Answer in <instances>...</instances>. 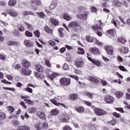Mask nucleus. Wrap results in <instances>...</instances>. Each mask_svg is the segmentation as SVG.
<instances>
[{
	"instance_id": "obj_1",
	"label": "nucleus",
	"mask_w": 130,
	"mask_h": 130,
	"mask_svg": "<svg viewBox=\"0 0 130 130\" xmlns=\"http://www.w3.org/2000/svg\"><path fill=\"white\" fill-rule=\"evenodd\" d=\"M68 27L74 32H77L79 30H81V25L77 21H71L68 24Z\"/></svg>"
},
{
	"instance_id": "obj_2",
	"label": "nucleus",
	"mask_w": 130,
	"mask_h": 130,
	"mask_svg": "<svg viewBox=\"0 0 130 130\" xmlns=\"http://www.w3.org/2000/svg\"><path fill=\"white\" fill-rule=\"evenodd\" d=\"M89 14L90 13L88 11H85L83 13L78 14L77 18L80 20H87Z\"/></svg>"
},
{
	"instance_id": "obj_3",
	"label": "nucleus",
	"mask_w": 130,
	"mask_h": 130,
	"mask_svg": "<svg viewBox=\"0 0 130 130\" xmlns=\"http://www.w3.org/2000/svg\"><path fill=\"white\" fill-rule=\"evenodd\" d=\"M60 83L62 86H68L71 84V79L65 77L61 78L60 79Z\"/></svg>"
},
{
	"instance_id": "obj_4",
	"label": "nucleus",
	"mask_w": 130,
	"mask_h": 130,
	"mask_svg": "<svg viewBox=\"0 0 130 130\" xmlns=\"http://www.w3.org/2000/svg\"><path fill=\"white\" fill-rule=\"evenodd\" d=\"M104 100L108 104H112L114 102V98L111 95H106L104 97Z\"/></svg>"
},
{
	"instance_id": "obj_5",
	"label": "nucleus",
	"mask_w": 130,
	"mask_h": 130,
	"mask_svg": "<svg viewBox=\"0 0 130 130\" xmlns=\"http://www.w3.org/2000/svg\"><path fill=\"white\" fill-rule=\"evenodd\" d=\"M105 49L107 51L108 54H109L110 55H112V54H113V52H114V51H113V48H112L111 46H105Z\"/></svg>"
},
{
	"instance_id": "obj_6",
	"label": "nucleus",
	"mask_w": 130,
	"mask_h": 130,
	"mask_svg": "<svg viewBox=\"0 0 130 130\" xmlns=\"http://www.w3.org/2000/svg\"><path fill=\"white\" fill-rule=\"evenodd\" d=\"M94 112L96 115H104V114H106V111L101 109H95Z\"/></svg>"
},
{
	"instance_id": "obj_7",
	"label": "nucleus",
	"mask_w": 130,
	"mask_h": 130,
	"mask_svg": "<svg viewBox=\"0 0 130 130\" xmlns=\"http://www.w3.org/2000/svg\"><path fill=\"white\" fill-rule=\"evenodd\" d=\"M88 60H90L92 63H93V64H95V66H98V67H100L101 66V62L100 61L93 59L92 58L90 57H87Z\"/></svg>"
},
{
	"instance_id": "obj_8",
	"label": "nucleus",
	"mask_w": 130,
	"mask_h": 130,
	"mask_svg": "<svg viewBox=\"0 0 130 130\" xmlns=\"http://www.w3.org/2000/svg\"><path fill=\"white\" fill-rule=\"evenodd\" d=\"M32 71L28 69H23L21 71L22 75L24 76H30V74H31Z\"/></svg>"
},
{
	"instance_id": "obj_9",
	"label": "nucleus",
	"mask_w": 130,
	"mask_h": 130,
	"mask_svg": "<svg viewBox=\"0 0 130 130\" xmlns=\"http://www.w3.org/2000/svg\"><path fill=\"white\" fill-rule=\"evenodd\" d=\"M35 69L39 73H43L44 72V67L40 64H37L35 66Z\"/></svg>"
},
{
	"instance_id": "obj_10",
	"label": "nucleus",
	"mask_w": 130,
	"mask_h": 130,
	"mask_svg": "<svg viewBox=\"0 0 130 130\" xmlns=\"http://www.w3.org/2000/svg\"><path fill=\"white\" fill-rule=\"evenodd\" d=\"M24 44L26 47H33L34 46V43L29 40H25Z\"/></svg>"
},
{
	"instance_id": "obj_11",
	"label": "nucleus",
	"mask_w": 130,
	"mask_h": 130,
	"mask_svg": "<svg viewBox=\"0 0 130 130\" xmlns=\"http://www.w3.org/2000/svg\"><path fill=\"white\" fill-rule=\"evenodd\" d=\"M89 51L93 53V54H96L99 55L100 54V52L99 51V49L97 48H91L89 49Z\"/></svg>"
},
{
	"instance_id": "obj_12",
	"label": "nucleus",
	"mask_w": 130,
	"mask_h": 130,
	"mask_svg": "<svg viewBox=\"0 0 130 130\" xmlns=\"http://www.w3.org/2000/svg\"><path fill=\"white\" fill-rule=\"evenodd\" d=\"M50 101L51 102H52V103H53L54 105H56V106H62L64 108H67V107H66V105L64 104L57 103L56 101H55V99H54L50 100Z\"/></svg>"
},
{
	"instance_id": "obj_13",
	"label": "nucleus",
	"mask_w": 130,
	"mask_h": 130,
	"mask_svg": "<svg viewBox=\"0 0 130 130\" xmlns=\"http://www.w3.org/2000/svg\"><path fill=\"white\" fill-rule=\"evenodd\" d=\"M37 115L39 116V117H40L41 119H43L44 120L46 119V116L43 112H38L37 113Z\"/></svg>"
},
{
	"instance_id": "obj_14",
	"label": "nucleus",
	"mask_w": 130,
	"mask_h": 130,
	"mask_svg": "<svg viewBox=\"0 0 130 130\" xmlns=\"http://www.w3.org/2000/svg\"><path fill=\"white\" fill-rule=\"evenodd\" d=\"M63 117L62 118H60V121H61V122H69V120H70V117L66 115H63Z\"/></svg>"
},
{
	"instance_id": "obj_15",
	"label": "nucleus",
	"mask_w": 130,
	"mask_h": 130,
	"mask_svg": "<svg viewBox=\"0 0 130 130\" xmlns=\"http://www.w3.org/2000/svg\"><path fill=\"white\" fill-rule=\"evenodd\" d=\"M88 80L89 81H91V82H93L94 84H99V80L97 79L96 78L92 76H89L88 78Z\"/></svg>"
},
{
	"instance_id": "obj_16",
	"label": "nucleus",
	"mask_w": 130,
	"mask_h": 130,
	"mask_svg": "<svg viewBox=\"0 0 130 130\" xmlns=\"http://www.w3.org/2000/svg\"><path fill=\"white\" fill-rule=\"evenodd\" d=\"M22 64L25 68H29L31 66V63L26 60H23L22 61Z\"/></svg>"
},
{
	"instance_id": "obj_17",
	"label": "nucleus",
	"mask_w": 130,
	"mask_h": 130,
	"mask_svg": "<svg viewBox=\"0 0 130 130\" xmlns=\"http://www.w3.org/2000/svg\"><path fill=\"white\" fill-rule=\"evenodd\" d=\"M19 44H20V43L18 42L15 41H9L8 42V45H9V46L19 45Z\"/></svg>"
},
{
	"instance_id": "obj_18",
	"label": "nucleus",
	"mask_w": 130,
	"mask_h": 130,
	"mask_svg": "<svg viewBox=\"0 0 130 130\" xmlns=\"http://www.w3.org/2000/svg\"><path fill=\"white\" fill-rule=\"evenodd\" d=\"M18 130H30V127L27 125H20L18 126Z\"/></svg>"
},
{
	"instance_id": "obj_19",
	"label": "nucleus",
	"mask_w": 130,
	"mask_h": 130,
	"mask_svg": "<svg viewBox=\"0 0 130 130\" xmlns=\"http://www.w3.org/2000/svg\"><path fill=\"white\" fill-rule=\"evenodd\" d=\"M120 52L123 54H125V53H127V52H128V48H126L125 47H122L120 49Z\"/></svg>"
},
{
	"instance_id": "obj_20",
	"label": "nucleus",
	"mask_w": 130,
	"mask_h": 130,
	"mask_svg": "<svg viewBox=\"0 0 130 130\" xmlns=\"http://www.w3.org/2000/svg\"><path fill=\"white\" fill-rule=\"evenodd\" d=\"M8 13L12 17H17V16H18V13L12 10H8Z\"/></svg>"
},
{
	"instance_id": "obj_21",
	"label": "nucleus",
	"mask_w": 130,
	"mask_h": 130,
	"mask_svg": "<svg viewBox=\"0 0 130 130\" xmlns=\"http://www.w3.org/2000/svg\"><path fill=\"white\" fill-rule=\"evenodd\" d=\"M16 4H17L16 0H10L8 2V5L11 7H14Z\"/></svg>"
},
{
	"instance_id": "obj_22",
	"label": "nucleus",
	"mask_w": 130,
	"mask_h": 130,
	"mask_svg": "<svg viewBox=\"0 0 130 130\" xmlns=\"http://www.w3.org/2000/svg\"><path fill=\"white\" fill-rule=\"evenodd\" d=\"M44 30L47 33H48L49 34H52L53 30L50 29L48 26L46 25L44 27Z\"/></svg>"
},
{
	"instance_id": "obj_23",
	"label": "nucleus",
	"mask_w": 130,
	"mask_h": 130,
	"mask_svg": "<svg viewBox=\"0 0 130 130\" xmlns=\"http://www.w3.org/2000/svg\"><path fill=\"white\" fill-rule=\"evenodd\" d=\"M75 65L77 66L78 68H82L84 66V62L82 61H75Z\"/></svg>"
},
{
	"instance_id": "obj_24",
	"label": "nucleus",
	"mask_w": 130,
	"mask_h": 130,
	"mask_svg": "<svg viewBox=\"0 0 130 130\" xmlns=\"http://www.w3.org/2000/svg\"><path fill=\"white\" fill-rule=\"evenodd\" d=\"M113 4L114 6H115V7H121L122 3L118 1V0H114L113 2Z\"/></svg>"
},
{
	"instance_id": "obj_25",
	"label": "nucleus",
	"mask_w": 130,
	"mask_h": 130,
	"mask_svg": "<svg viewBox=\"0 0 130 130\" xmlns=\"http://www.w3.org/2000/svg\"><path fill=\"white\" fill-rule=\"evenodd\" d=\"M6 114L0 111V120H4V119H6Z\"/></svg>"
},
{
	"instance_id": "obj_26",
	"label": "nucleus",
	"mask_w": 130,
	"mask_h": 130,
	"mask_svg": "<svg viewBox=\"0 0 130 130\" xmlns=\"http://www.w3.org/2000/svg\"><path fill=\"white\" fill-rule=\"evenodd\" d=\"M115 94L118 98H121V97L123 96V93H122L121 91H117L115 93Z\"/></svg>"
},
{
	"instance_id": "obj_27",
	"label": "nucleus",
	"mask_w": 130,
	"mask_h": 130,
	"mask_svg": "<svg viewBox=\"0 0 130 130\" xmlns=\"http://www.w3.org/2000/svg\"><path fill=\"white\" fill-rule=\"evenodd\" d=\"M70 98L71 100H77L79 98V96H78V94L74 93L71 95Z\"/></svg>"
},
{
	"instance_id": "obj_28",
	"label": "nucleus",
	"mask_w": 130,
	"mask_h": 130,
	"mask_svg": "<svg viewBox=\"0 0 130 130\" xmlns=\"http://www.w3.org/2000/svg\"><path fill=\"white\" fill-rule=\"evenodd\" d=\"M85 39L86 41H88V42H93L94 41V38L90 36H87Z\"/></svg>"
},
{
	"instance_id": "obj_29",
	"label": "nucleus",
	"mask_w": 130,
	"mask_h": 130,
	"mask_svg": "<svg viewBox=\"0 0 130 130\" xmlns=\"http://www.w3.org/2000/svg\"><path fill=\"white\" fill-rule=\"evenodd\" d=\"M18 30L20 31V32H24L25 31V27L22 24H19L18 26Z\"/></svg>"
},
{
	"instance_id": "obj_30",
	"label": "nucleus",
	"mask_w": 130,
	"mask_h": 130,
	"mask_svg": "<svg viewBox=\"0 0 130 130\" xmlns=\"http://www.w3.org/2000/svg\"><path fill=\"white\" fill-rule=\"evenodd\" d=\"M27 112H28L29 113H35V112H36V108H29L27 109Z\"/></svg>"
},
{
	"instance_id": "obj_31",
	"label": "nucleus",
	"mask_w": 130,
	"mask_h": 130,
	"mask_svg": "<svg viewBox=\"0 0 130 130\" xmlns=\"http://www.w3.org/2000/svg\"><path fill=\"white\" fill-rule=\"evenodd\" d=\"M86 10H87V9L84 6H79L78 7V12L79 13H82L84 12V11H86Z\"/></svg>"
},
{
	"instance_id": "obj_32",
	"label": "nucleus",
	"mask_w": 130,
	"mask_h": 130,
	"mask_svg": "<svg viewBox=\"0 0 130 130\" xmlns=\"http://www.w3.org/2000/svg\"><path fill=\"white\" fill-rule=\"evenodd\" d=\"M118 42H120L121 43L124 44L126 42V40L124 39L123 38H119L117 39Z\"/></svg>"
},
{
	"instance_id": "obj_33",
	"label": "nucleus",
	"mask_w": 130,
	"mask_h": 130,
	"mask_svg": "<svg viewBox=\"0 0 130 130\" xmlns=\"http://www.w3.org/2000/svg\"><path fill=\"white\" fill-rule=\"evenodd\" d=\"M50 21L51 23L53 24L54 25H55L56 26H57V25H58V21L56 19L52 18L50 19Z\"/></svg>"
},
{
	"instance_id": "obj_34",
	"label": "nucleus",
	"mask_w": 130,
	"mask_h": 130,
	"mask_svg": "<svg viewBox=\"0 0 130 130\" xmlns=\"http://www.w3.org/2000/svg\"><path fill=\"white\" fill-rule=\"evenodd\" d=\"M32 4H35L36 6H40L41 1L40 0H32Z\"/></svg>"
},
{
	"instance_id": "obj_35",
	"label": "nucleus",
	"mask_w": 130,
	"mask_h": 130,
	"mask_svg": "<svg viewBox=\"0 0 130 130\" xmlns=\"http://www.w3.org/2000/svg\"><path fill=\"white\" fill-rule=\"evenodd\" d=\"M63 19L64 20H66V21H71V19H72V17L70 16V15L68 14H64L63 15Z\"/></svg>"
},
{
	"instance_id": "obj_36",
	"label": "nucleus",
	"mask_w": 130,
	"mask_h": 130,
	"mask_svg": "<svg viewBox=\"0 0 130 130\" xmlns=\"http://www.w3.org/2000/svg\"><path fill=\"white\" fill-rule=\"evenodd\" d=\"M107 33L111 34L112 36H114L116 34V31L113 29H110L107 31Z\"/></svg>"
},
{
	"instance_id": "obj_37",
	"label": "nucleus",
	"mask_w": 130,
	"mask_h": 130,
	"mask_svg": "<svg viewBox=\"0 0 130 130\" xmlns=\"http://www.w3.org/2000/svg\"><path fill=\"white\" fill-rule=\"evenodd\" d=\"M58 110L57 109H54L51 111V115H57V114H58Z\"/></svg>"
},
{
	"instance_id": "obj_38",
	"label": "nucleus",
	"mask_w": 130,
	"mask_h": 130,
	"mask_svg": "<svg viewBox=\"0 0 130 130\" xmlns=\"http://www.w3.org/2000/svg\"><path fill=\"white\" fill-rule=\"evenodd\" d=\"M24 16H28V15H32V16H34V13L33 12H31L30 11H24L23 12Z\"/></svg>"
},
{
	"instance_id": "obj_39",
	"label": "nucleus",
	"mask_w": 130,
	"mask_h": 130,
	"mask_svg": "<svg viewBox=\"0 0 130 130\" xmlns=\"http://www.w3.org/2000/svg\"><path fill=\"white\" fill-rule=\"evenodd\" d=\"M76 110L77 111H78V112H79L80 113H81L82 112H84L85 109H84L83 107H79L76 109Z\"/></svg>"
},
{
	"instance_id": "obj_40",
	"label": "nucleus",
	"mask_w": 130,
	"mask_h": 130,
	"mask_svg": "<svg viewBox=\"0 0 130 130\" xmlns=\"http://www.w3.org/2000/svg\"><path fill=\"white\" fill-rule=\"evenodd\" d=\"M43 128L45 130H47L48 128V123L46 122H44L42 124Z\"/></svg>"
},
{
	"instance_id": "obj_41",
	"label": "nucleus",
	"mask_w": 130,
	"mask_h": 130,
	"mask_svg": "<svg viewBox=\"0 0 130 130\" xmlns=\"http://www.w3.org/2000/svg\"><path fill=\"white\" fill-rule=\"evenodd\" d=\"M25 36H27V37H32V36H33V34L28 30H26L25 32Z\"/></svg>"
},
{
	"instance_id": "obj_42",
	"label": "nucleus",
	"mask_w": 130,
	"mask_h": 130,
	"mask_svg": "<svg viewBox=\"0 0 130 130\" xmlns=\"http://www.w3.org/2000/svg\"><path fill=\"white\" fill-rule=\"evenodd\" d=\"M24 24H25V25H26L28 30H29L30 31H32V30H33V27H32V25L31 24H30L26 22H24Z\"/></svg>"
},
{
	"instance_id": "obj_43",
	"label": "nucleus",
	"mask_w": 130,
	"mask_h": 130,
	"mask_svg": "<svg viewBox=\"0 0 130 130\" xmlns=\"http://www.w3.org/2000/svg\"><path fill=\"white\" fill-rule=\"evenodd\" d=\"M92 28L95 31H98L99 30H102V28L101 26H98V25H94L93 26Z\"/></svg>"
},
{
	"instance_id": "obj_44",
	"label": "nucleus",
	"mask_w": 130,
	"mask_h": 130,
	"mask_svg": "<svg viewBox=\"0 0 130 130\" xmlns=\"http://www.w3.org/2000/svg\"><path fill=\"white\" fill-rule=\"evenodd\" d=\"M13 124H14V125H20V121L17 119H13L12 120Z\"/></svg>"
},
{
	"instance_id": "obj_45",
	"label": "nucleus",
	"mask_w": 130,
	"mask_h": 130,
	"mask_svg": "<svg viewBox=\"0 0 130 130\" xmlns=\"http://www.w3.org/2000/svg\"><path fill=\"white\" fill-rule=\"evenodd\" d=\"M7 109H8V111H9V112H10V113H13V112L14 111H15V108H14L12 106L7 107Z\"/></svg>"
},
{
	"instance_id": "obj_46",
	"label": "nucleus",
	"mask_w": 130,
	"mask_h": 130,
	"mask_svg": "<svg viewBox=\"0 0 130 130\" xmlns=\"http://www.w3.org/2000/svg\"><path fill=\"white\" fill-rule=\"evenodd\" d=\"M37 15H38V16H39V17L40 18H44V17H45V14H44V13L43 12H37Z\"/></svg>"
},
{
	"instance_id": "obj_47",
	"label": "nucleus",
	"mask_w": 130,
	"mask_h": 130,
	"mask_svg": "<svg viewBox=\"0 0 130 130\" xmlns=\"http://www.w3.org/2000/svg\"><path fill=\"white\" fill-rule=\"evenodd\" d=\"M63 31V29L62 28H60L58 29V32H59V35L60 37H63V32H62Z\"/></svg>"
},
{
	"instance_id": "obj_48",
	"label": "nucleus",
	"mask_w": 130,
	"mask_h": 130,
	"mask_svg": "<svg viewBox=\"0 0 130 130\" xmlns=\"http://www.w3.org/2000/svg\"><path fill=\"white\" fill-rule=\"evenodd\" d=\"M56 3L52 4L49 7V9L54 10V9H55V8H56Z\"/></svg>"
},
{
	"instance_id": "obj_49",
	"label": "nucleus",
	"mask_w": 130,
	"mask_h": 130,
	"mask_svg": "<svg viewBox=\"0 0 130 130\" xmlns=\"http://www.w3.org/2000/svg\"><path fill=\"white\" fill-rule=\"evenodd\" d=\"M78 50H79V51H81V52H78V54H85V51H84V49H83L82 48H78Z\"/></svg>"
},
{
	"instance_id": "obj_50",
	"label": "nucleus",
	"mask_w": 130,
	"mask_h": 130,
	"mask_svg": "<svg viewBox=\"0 0 130 130\" xmlns=\"http://www.w3.org/2000/svg\"><path fill=\"white\" fill-rule=\"evenodd\" d=\"M24 91H27V92H29V93H33V89H32L30 87L24 88Z\"/></svg>"
},
{
	"instance_id": "obj_51",
	"label": "nucleus",
	"mask_w": 130,
	"mask_h": 130,
	"mask_svg": "<svg viewBox=\"0 0 130 130\" xmlns=\"http://www.w3.org/2000/svg\"><path fill=\"white\" fill-rule=\"evenodd\" d=\"M34 34L35 36H36L38 38H39L40 37V32L38 30H36L34 31Z\"/></svg>"
},
{
	"instance_id": "obj_52",
	"label": "nucleus",
	"mask_w": 130,
	"mask_h": 130,
	"mask_svg": "<svg viewBox=\"0 0 130 130\" xmlns=\"http://www.w3.org/2000/svg\"><path fill=\"white\" fill-rule=\"evenodd\" d=\"M40 126H41V122H39L36 125V127L37 130H41V127H40Z\"/></svg>"
},
{
	"instance_id": "obj_53",
	"label": "nucleus",
	"mask_w": 130,
	"mask_h": 130,
	"mask_svg": "<svg viewBox=\"0 0 130 130\" xmlns=\"http://www.w3.org/2000/svg\"><path fill=\"white\" fill-rule=\"evenodd\" d=\"M3 88L4 90H9V91H13V92H15L16 91V89L14 88L4 87Z\"/></svg>"
},
{
	"instance_id": "obj_54",
	"label": "nucleus",
	"mask_w": 130,
	"mask_h": 130,
	"mask_svg": "<svg viewBox=\"0 0 130 130\" xmlns=\"http://www.w3.org/2000/svg\"><path fill=\"white\" fill-rule=\"evenodd\" d=\"M45 63H46V66H47V67H48L49 68H51V64H50V62H49V60H48L47 59H45Z\"/></svg>"
},
{
	"instance_id": "obj_55",
	"label": "nucleus",
	"mask_w": 130,
	"mask_h": 130,
	"mask_svg": "<svg viewBox=\"0 0 130 130\" xmlns=\"http://www.w3.org/2000/svg\"><path fill=\"white\" fill-rule=\"evenodd\" d=\"M86 96H88L89 98L92 99L93 98V93L91 92H86L85 93Z\"/></svg>"
},
{
	"instance_id": "obj_56",
	"label": "nucleus",
	"mask_w": 130,
	"mask_h": 130,
	"mask_svg": "<svg viewBox=\"0 0 130 130\" xmlns=\"http://www.w3.org/2000/svg\"><path fill=\"white\" fill-rule=\"evenodd\" d=\"M63 69L65 71H68V70H69V69H70V67H69V65H68V64L64 63L63 66Z\"/></svg>"
},
{
	"instance_id": "obj_57",
	"label": "nucleus",
	"mask_w": 130,
	"mask_h": 130,
	"mask_svg": "<svg viewBox=\"0 0 130 130\" xmlns=\"http://www.w3.org/2000/svg\"><path fill=\"white\" fill-rule=\"evenodd\" d=\"M109 123L110 124H111L112 125H115V124H116V120L113 119L111 121H109Z\"/></svg>"
},
{
	"instance_id": "obj_58",
	"label": "nucleus",
	"mask_w": 130,
	"mask_h": 130,
	"mask_svg": "<svg viewBox=\"0 0 130 130\" xmlns=\"http://www.w3.org/2000/svg\"><path fill=\"white\" fill-rule=\"evenodd\" d=\"M55 77H56V74L55 73H53L49 75V78L51 79V80H53Z\"/></svg>"
},
{
	"instance_id": "obj_59",
	"label": "nucleus",
	"mask_w": 130,
	"mask_h": 130,
	"mask_svg": "<svg viewBox=\"0 0 130 130\" xmlns=\"http://www.w3.org/2000/svg\"><path fill=\"white\" fill-rule=\"evenodd\" d=\"M49 45H51V46H54V45H55V41L50 40L49 41Z\"/></svg>"
},
{
	"instance_id": "obj_60",
	"label": "nucleus",
	"mask_w": 130,
	"mask_h": 130,
	"mask_svg": "<svg viewBox=\"0 0 130 130\" xmlns=\"http://www.w3.org/2000/svg\"><path fill=\"white\" fill-rule=\"evenodd\" d=\"M24 101H25L26 102V103H27V104H32V103H33V101L29 100V99H24Z\"/></svg>"
},
{
	"instance_id": "obj_61",
	"label": "nucleus",
	"mask_w": 130,
	"mask_h": 130,
	"mask_svg": "<svg viewBox=\"0 0 130 130\" xmlns=\"http://www.w3.org/2000/svg\"><path fill=\"white\" fill-rule=\"evenodd\" d=\"M101 84L103 85V86H107V81L103 80H101Z\"/></svg>"
},
{
	"instance_id": "obj_62",
	"label": "nucleus",
	"mask_w": 130,
	"mask_h": 130,
	"mask_svg": "<svg viewBox=\"0 0 130 130\" xmlns=\"http://www.w3.org/2000/svg\"><path fill=\"white\" fill-rule=\"evenodd\" d=\"M119 69H120L121 71H123V72H127V70L123 66H119Z\"/></svg>"
},
{
	"instance_id": "obj_63",
	"label": "nucleus",
	"mask_w": 130,
	"mask_h": 130,
	"mask_svg": "<svg viewBox=\"0 0 130 130\" xmlns=\"http://www.w3.org/2000/svg\"><path fill=\"white\" fill-rule=\"evenodd\" d=\"M20 105H21L25 109H26V108H27V106L26 105H25V103L24 102H21L20 103Z\"/></svg>"
},
{
	"instance_id": "obj_64",
	"label": "nucleus",
	"mask_w": 130,
	"mask_h": 130,
	"mask_svg": "<svg viewBox=\"0 0 130 130\" xmlns=\"http://www.w3.org/2000/svg\"><path fill=\"white\" fill-rule=\"evenodd\" d=\"M63 130H71L70 126H65L63 127Z\"/></svg>"
}]
</instances>
